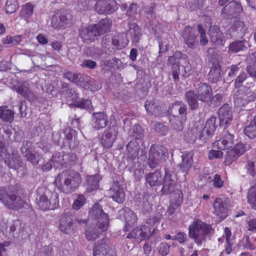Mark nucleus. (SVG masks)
Segmentation results:
<instances>
[{
	"instance_id": "nucleus-40",
	"label": "nucleus",
	"mask_w": 256,
	"mask_h": 256,
	"mask_svg": "<svg viewBox=\"0 0 256 256\" xmlns=\"http://www.w3.org/2000/svg\"><path fill=\"white\" fill-rule=\"evenodd\" d=\"M185 97L190 108L195 110L198 108V103L196 98V94L194 90H188L185 94Z\"/></svg>"
},
{
	"instance_id": "nucleus-45",
	"label": "nucleus",
	"mask_w": 256,
	"mask_h": 256,
	"mask_svg": "<svg viewBox=\"0 0 256 256\" xmlns=\"http://www.w3.org/2000/svg\"><path fill=\"white\" fill-rule=\"evenodd\" d=\"M34 6L30 2L23 5L20 12V16L24 20L29 18L33 14Z\"/></svg>"
},
{
	"instance_id": "nucleus-14",
	"label": "nucleus",
	"mask_w": 256,
	"mask_h": 256,
	"mask_svg": "<svg viewBox=\"0 0 256 256\" xmlns=\"http://www.w3.org/2000/svg\"><path fill=\"white\" fill-rule=\"evenodd\" d=\"M246 150L245 144L241 142L238 143L233 148L228 152L224 162V164L228 166L231 165L238 158L242 155Z\"/></svg>"
},
{
	"instance_id": "nucleus-19",
	"label": "nucleus",
	"mask_w": 256,
	"mask_h": 256,
	"mask_svg": "<svg viewBox=\"0 0 256 256\" xmlns=\"http://www.w3.org/2000/svg\"><path fill=\"white\" fill-rule=\"evenodd\" d=\"M242 11L243 9L240 3L235 1H231L222 8L221 13L226 16H235L239 15Z\"/></svg>"
},
{
	"instance_id": "nucleus-43",
	"label": "nucleus",
	"mask_w": 256,
	"mask_h": 256,
	"mask_svg": "<svg viewBox=\"0 0 256 256\" xmlns=\"http://www.w3.org/2000/svg\"><path fill=\"white\" fill-rule=\"evenodd\" d=\"M244 132L250 138L256 137V115L254 116L249 125L244 128Z\"/></svg>"
},
{
	"instance_id": "nucleus-8",
	"label": "nucleus",
	"mask_w": 256,
	"mask_h": 256,
	"mask_svg": "<svg viewBox=\"0 0 256 256\" xmlns=\"http://www.w3.org/2000/svg\"><path fill=\"white\" fill-rule=\"evenodd\" d=\"M96 27V25L92 24L82 26L78 29V36L84 43L90 44L98 39L100 36Z\"/></svg>"
},
{
	"instance_id": "nucleus-33",
	"label": "nucleus",
	"mask_w": 256,
	"mask_h": 256,
	"mask_svg": "<svg viewBox=\"0 0 256 256\" xmlns=\"http://www.w3.org/2000/svg\"><path fill=\"white\" fill-rule=\"evenodd\" d=\"M128 32L130 35L132 42L138 43L139 42L142 35V30L136 23L128 24Z\"/></svg>"
},
{
	"instance_id": "nucleus-39",
	"label": "nucleus",
	"mask_w": 256,
	"mask_h": 256,
	"mask_svg": "<svg viewBox=\"0 0 256 256\" xmlns=\"http://www.w3.org/2000/svg\"><path fill=\"white\" fill-rule=\"evenodd\" d=\"M224 236L225 237L226 244L224 245V248L221 254L225 253L226 254H230L232 251V246L234 243L232 242L230 237L232 236L231 230L227 227H226L224 230Z\"/></svg>"
},
{
	"instance_id": "nucleus-48",
	"label": "nucleus",
	"mask_w": 256,
	"mask_h": 256,
	"mask_svg": "<svg viewBox=\"0 0 256 256\" xmlns=\"http://www.w3.org/2000/svg\"><path fill=\"white\" fill-rule=\"evenodd\" d=\"M18 2L17 0H7L4 7L6 14H12L18 8Z\"/></svg>"
},
{
	"instance_id": "nucleus-60",
	"label": "nucleus",
	"mask_w": 256,
	"mask_h": 256,
	"mask_svg": "<svg viewBox=\"0 0 256 256\" xmlns=\"http://www.w3.org/2000/svg\"><path fill=\"white\" fill-rule=\"evenodd\" d=\"M86 198L82 195L79 194L76 200H75L72 205L73 209L78 210L86 203Z\"/></svg>"
},
{
	"instance_id": "nucleus-5",
	"label": "nucleus",
	"mask_w": 256,
	"mask_h": 256,
	"mask_svg": "<svg viewBox=\"0 0 256 256\" xmlns=\"http://www.w3.org/2000/svg\"><path fill=\"white\" fill-rule=\"evenodd\" d=\"M38 204L42 210H54L59 206L58 194L54 190L46 188L38 190Z\"/></svg>"
},
{
	"instance_id": "nucleus-13",
	"label": "nucleus",
	"mask_w": 256,
	"mask_h": 256,
	"mask_svg": "<svg viewBox=\"0 0 256 256\" xmlns=\"http://www.w3.org/2000/svg\"><path fill=\"white\" fill-rule=\"evenodd\" d=\"M223 136L212 143V146L220 150H226L232 148L234 143V136L224 128Z\"/></svg>"
},
{
	"instance_id": "nucleus-35",
	"label": "nucleus",
	"mask_w": 256,
	"mask_h": 256,
	"mask_svg": "<svg viewBox=\"0 0 256 256\" xmlns=\"http://www.w3.org/2000/svg\"><path fill=\"white\" fill-rule=\"evenodd\" d=\"M128 170L130 172H133V176L136 180H140L144 174V166L138 161L134 162L129 167Z\"/></svg>"
},
{
	"instance_id": "nucleus-46",
	"label": "nucleus",
	"mask_w": 256,
	"mask_h": 256,
	"mask_svg": "<svg viewBox=\"0 0 256 256\" xmlns=\"http://www.w3.org/2000/svg\"><path fill=\"white\" fill-rule=\"evenodd\" d=\"M223 98L224 95L222 94H216L212 96H210L206 103L210 107H218L222 103Z\"/></svg>"
},
{
	"instance_id": "nucleus-50",
	"label": "nucleus",
	"mask_w": 256,
	"mask_h": 256,
	"mask_svg": "<svg viewBox=\"0 0 256 256\" xmlns=\"http://www.w3.org/2000/svg\"><path fill=\"white\" fill-rule=\"evenodd\" d=\"M186 62L185 65H180L178 67V71H180V74L184 78H188L191 74V65L188 62L186 57L184 60Z\"/></svg>"
},
{
	"instance_id": "nucleus-20",
	"label": "nucleus",
	"mask_w": 256,
	"mask_h": 256,
	"mask_svg": "<svg viewBox=\"0 0 256 256\" xmlns=\"http://www.w3.org/2000/svg\"><path fill=\"white\" fill-rule=\"evenodd\" d=\"M212 92L211 86L207 84H200L196 90V98L202 102H206Z\"/></svg>"
},
{
	"instance_id": "nucleus-38",
	"label": "nucleus",
	"mask_w": 256,
	"mask_h": 256,
	"mask_svg": "<svg viewBox=\"0 0 256 256\" xmlns=\"http://www.w3.org/2000/svg\"><path fill=\"white\" fill-rule=\"evenodd\" d=\"M179 116L168 115L169 122L170 126L176 131H181L183 130L184 124L186 120H182Z\"/></svg>"
},
{
	"instance_id": "nucleus-10",
	"label": "nucleus",
	"mask_w": 256,
	"mask_h": 256,
	"mask_svg": "<svg viewBox=\"0 0 256 256\" xmlns=\"http://www.w3.org/2000/svg\"><path fill=\"white\" fill-rule=\"evenodd\" d=\"M182 36L189 48L194 49L198 45V34L194 27L190 26H185L182 32Z\"/></svg>"
},
{
	"instance_id": "nucleus-55",
	"label": "nucleus",
	"mask_w": 256,
	"mask_h": 256,
	"mask_svg": "<svg viewBox=\"0 0 256 256\" xmlns=\"http://www.w3.org/2000/svg\"><path fill=\"white\" fill-rule=\"evenodd\" d=\"M197 29L198 33L200 34V44L202 46H204L208 42V40L206 36V30L203 26L201 24H198Z\"/></svg>"
},
{
	"instance_id": "nucleus-27",
	"label": "nucleus",
	"mask_w": 256,
	"mask_h": 256,
	"mask_svg": "<svg viewBox=\"0 0 256 256\" xmlns=\"http://www.w3.org/2000/svg\"><path fill=\"white\" fill-rule=\"evenodd\" d=\"M12 90H15L18 94L20 95L24 98L30 100L33 99L34 94L30 88L23 84L18 83L14 86Z\"/></svg>"
},
{
	"instance_id": "nucleus-17",
	"label": "nucleus",
	"mask_w": 256,
	"mask_h": 256,
	"mask_svg": "<svg viewBox=\"0 0 256 256\" xmlns=\"http://www.w3.org/2000/svg\"><path fill=\"white\" fill-rule=\"evenodd\" d=\"M218 114L220 121V124L222 126H226L232 121V109L228 104H224L218 109Z\"/></svg>"
},
{
	"instance_id": "nucleus-2",
	"label": "nucleus",
	"mask_w": 256,
	"mask_h": 256,
	"mask_svg": "<svg viewBox=\"0 0 256 256\" xmlns=\"http://www.w3.org/2000/svg\"><path fill=\"white\" fill-rule=\"evenodd\" d=\"M81 182V176L78 172L65 170L57 176L54 183L60 192L68 194L74 192Z\"/></svg>"
},
{
	"instance_id": "nucleus-63",
	"label": "nucleus",
	"mask_w": 256,
	"mask_h": 256,
	"mask_svg": "<svg viewBox=\"0 0 256 256\" xmlns=\"http://www.w3.org/2000/svg\"><path fill=\"white\" fill-rule=\"evenodd\" d=\"M160 216L158 214L152 216L146 220V224L152 228V232H154L156 228V224L160 222Z\"/></svg>"
},
{
	"instance_id": "nucleus-47",
	"label": "nucleus",
	"mask_w": 256,
	"mask_h": 256,
	"mask_svg": "<svg viewBox=\"0 0 256 256\" xmlns=\"http://www.w3.org/2000/svg\"><path fill=\"white\" fill-rule=\"evenodd\" d=\"M113 46L116 49L122 50L128 44L127 40L124 38V36H115L113 37L112 40Z\"/></svg>"
},
{
	"instance_id": "nucleus-62",
	"label": "nucleus",
	"mask_w": 256,
	"mask_h": 256,
	"mask_svg": "<svg viewBox=\"0 0 256 256\" xmlns=\"http://www.w3.org/2000/svg\"><path fill=\"white\" fill-rule=\"evenodd\" d=\"M160 160H162L160 159L149 152L148 164L150 168L154 169L156 168Z\"/></svg>"
},
{
	"instance_id": "nucleus-41",
	"label": "nucleus",
	"mask_w": 256,
	"mask_h": 256,
	"mask_svg": "<svg viewBox=\"0 0 256 256\" xmlns=\"http://www.w3.org/2000/svg\"><path fill=\"white\" fill-rule=\"evenodd\" d=\"M138 217L136 214L132 211L130 210L125 216L126 224L124 228V231L130 230L135 224L137 222Z\"/></svg>"
},
{
	"instance_id": "nucleus-22",
	"label": "nucleus",
	"mask_w": 256,
	"mask_h": 256,
	"mask_svg": "<svg viewBox=\"0 0 256 256\" xmlns=\"http://www.w3.org/2000/svg\"><path fill=\"white\" fill-rule=\"evenodd\" d=\"M92 127L96 130L104 128L108 124V116L104 112H94L92 114Z\"/></svg>"
},
{
	"instance_id": "nucleus-30",
	"label": "nucleus",
	"mask_w": 256,
	"mask_h": 256,
	"mask_svg": "<svg viewBox=\"0 0 256 256\" xmlns=\"http://www.w3.org/2000/svg\"><path fill=\"white\" fill-rule=\"evenodd\" d=\"M14 112L8 109V106H0V119L4 122L11 124L14 120Z\"/></svg>"
},
{
	"instance_id": "nucleus-7",
	"label": "nucleus",
	"mask_w": 256,
	"mask_h": 256,
	"mask_svg": "<svg viewBox=\"0 0 256 256\" xmlns=\"http://www.w3.org/2000/svg\"><path fill=\"white\" fill-rule=\"evenodd\" d=\"M72 16L66 10H58L50 18L51 26L56 30H64L71 24Z\"/></svg>"
},
{
	"instance_id": "nucleus-61",
	"label": "nucleus",
	"mask_w": 256,
	"mask_h": 256,
	"mask_svg": "<svg viewBox=\"0 0 256 256\" xmlns=\"http://www.w3.org/2000/svg\"><path fill=\"white\" fill-rule=\"evenodd\" d=\"M74 106L80 108L89 110L92 106L91 100L88 99H82L81 100L77 102Z\"/></svg>"
},
{
	"instance_id": "nucleus-28",
	"label": "nucleus",
	"mask_w": 256,
	"mask_h": 256,
	"mask_svg": "<svg viewBox=\"0 0 256 256\" xmlns=\"http://www.w3.org/2000/svg\"><path fill=\"white\" fill-rule=\"evenodd\" d=\"M72 219L70 214H62L59 224V228L62 232L68 234L72 228Z\"/></svg>"
},
{
	"instance_id": "nucleus-59",
	"label": "nucleus",
	"mask_w": 256,
	"mask_h": 256,
	"mask_svg": "<svg viewBox=\"0 0 256 256\" xmlns=\"http://www.w3.org/2000/svg\"><path fill=\"white\" fill-rule=\"evenodd\" d=\"M140 228L136 227L132 230V232L128 234L126 238H135L140 240H144L142 238V232Z\"/></svg>"
},
{
	"instance_id": "nucleus-52",
	"label": "nucleus",
	"mask_w": 256,
	"mask_h": 256,
	"mask_svg": "<svg viewBox=\"0 0 256 256\" xmlns=\"http://www.w3.org/2000/svg\"><path fill=\"white\" fill-rule=\"evenodd\" d=\"M81 75V74L78 73L72 72L71 71L67 70L65 71L64 73L63 77L64 78L66 79L70 82L76 84Z\"/></svg>"
},
{
	"instance_id": "nucleus-15",
	"label": "nucleus",
	"mask_w": 256,
	"mask_h": 256,
	"mask_svg": "<svg viewBox=\"0 0 256 256\" xmlns=\"http://www.w3.org/2000/svg\"><path fill=\"white\" fill-rule=\"evenodd\" d=\"M176 178L174 173L166 168L164 169V184L162 192L164 194L171 193L174 190L176 184Z\"/></svg>"
},
{
	"instance_id": "nucleus-6",
	"label": "nucleus",
	"mask_w": 256,
	"mask_h": 256,
	"mask_svg": "<svg viewBox=\"0 0 256 256\" xmlns=\"http://www.w3.org/2000/svg\"><path fill=\"white\" fill-rule=\"evenodd\" d=\"M114 121L110 122V126L99 136L100 144L104 149L112 148L118 138V128L117 122L115 120Z\"/></svg>"
},
{
	"instance_id": "nucleus-18",
	"label": "nucleus",
	"mask_w": 256,
	"mask_h": 256,
	"mask_svg": "<svg viewBox=\"0 0 256 256\" xmlns=\"http://www.w3.org/2000/svg\"><path fill=\"white\" fill-rule=\"evenodd\" d=\"M167 212L169 215L173 214L183 202V193L180 190H176L172 196Z\"/></svg>"
},
{
	"instance_id": "nucleus-24",
	"label": "nucleus",
	"mask_w": 256,
	"mask_h": 256,
	"mask_svg": "<svg viewBox=\"0 0 256 256\" xmlns=\"http://www.w3.org/2000/svg\"><path fill=\"white\" fill-rule=\"evenodd\" d=\"M208 34L210 40L213 44L216 45L222 44L224 36L218 26H210Z\"/></svg>"
},
{
	"instance_id": "nucleus-54",
	"label": "nucleus",
	"mask_w": 256,
	"mask_h": 256,
	"mask_svg": "<svg viewBox=\"0 0 256 256\" xmlns=\"http://www.w3.org/2000/svg\"><path fill=\"white\" fill-rule=\"evenodd\" d=\"M248 78L247 74L242 71L240 72L239 74L236 76L234 80V87L236 89L241 88L244 84V82Z\"/></svg>"
},
{
	"instance_id": "nucleus-37",
	"label": "nucleus",
	"mask_w": 256,
	"mask_h": 256,
	"mask_svg": "<svg viewBox=\"0 0 256 256\" xmlns=\"http://www.w3.org/2000/svg\"><path fill=\"white\" fill-rule=\"evenodd\" d=\"M5 162L10 168L14 170H18L22 164L20 157L17 152H12L10 158L8 160H6Z\"/></svg>"
},
{
	"instance_id": "nucleus-58",
	"label": "nucleus",
	"mask_w": 256,
	"mask_h": 256,
	"mask_svg": "<svg viewBox=\"0 0 256 256\" xmlns=\"http://www.w3.org/2000/svg\"><path fill=\"white\" fill-rule=\"evenodd\" d=\"M64 152H56L52 156L50 161L52 162L53 164H58L62 166L66 162H64Z\"/></svg>"
},
{
	"instance_id": "nucleus-16",
	"label": "nucleus",
	"mask_w": 256,
	"mask_h": 256,
	"mask_svg": "<svg viewBox=\"0 0 256 256\" xmlns=\"http://www.w3.org/2000/svg\"><path fill=\"white\" fill-rule=\"evenodd\" d=\"M168 115L182 118V120H186L187 108L186 105L182 102L176 100L171 104L168 111Z\"/></svg>"
},
{
	"instance_id": "nucleus-1",
	"label": "nucleus",
	"mask_w": 256,
	"mask_h": 256,
	"mask_svg": "<svg viewBox=\"0 0 256 256\" xmlns=\"http://www.w3.org/2000/svg\"><path fill=\"white\" fill-rule=\"evenodd\" d=\"M90 213L96 220V227L87 230L85 235L88 240L93 241L100 238V234L108 230L110 219L108 214L104 212L102 206L98 204L92 206Z\"/></svg>"
},
{
	"instance_id": "nucleus-26",
	"label": "nucleus",
	"mask_w": 256,
	"mask_h": 256,
	"mask_svg": "<svg viewBox=\"0 0 256 256\" xmlns=\"http://www.w3.org/2000/svg\"><path fill=\"white\" fill-rule=\"evenodd\" d=\"M112 23V20L106 18L100 20L98 23L93 24L96 25V30L100 36L110 31Z\"/></svg>"
},
{
	"instance_id": "nucleus-42",
	"label": "nucleus",
	"mask_w": 256,
	"mask_h": 256,
	"mask_svg": "<svg viewBox=\"0 0 256 256\" xmlns=\"http://www.w3.org/2000/svg\"><path fill=\"white\" fill-rule=\"evenodd\" d=\"M182 162L180 164L182 170L184 172H187L191 168L192 164V156L190 153L184 152L182 155Z\"/></svg>"
},
{
	"instance_id": "nucleus-57",
	"label": "nucleus",
	"mask_w": 256,
	"mask_h": 256,
	"mask_svg": "<svg viewBox=\"0 0 256 256\" xmlns=\"http://www.w3.org/2000/svg\"><path fill=\"white\" fill-rule=\"evenodd\" d=\"M254 238H252L254 240ZM243 248L245 249L250 250H254L256 249V242L254 240L253 242H252L250 240V236L248 235L244 236L242 240Z\"/></svg>"
},
{
	"instance_id": "nucleus-64",
	"label": "nucleus",
	"mask_w": 256,
	"mask_h": 256,
	"mask_svg": "<svg viewBox=\"0 0 256 256\" xmlns=\"http://www.w3.org/2000/svg\"><path fill=\"white\" fill-rule=\"evenodd\" d=\"M140 228L142 230L143 239L148 238L154 232L152 228L150 227L148 225L144 224L141 226Z\"/></svg>"
},
{
	"instance_id": "nucleus-4",
	"label": "nucleus",
	"mask_w": 256,
	"mask_h": 256,
	"mask_svg": "<svg viewBox=\"0 0 256 256\" xmlns=\"http://www.w3.org/2000/svg\"><path fill=\"white\" fill-rule=\"evenodd\" d=\"M18 194L14 186H2L0 188V201L7 208L18 210L24 207L25 202Z\"/></svg>"
},
{
	"instance_id": "nucleus-34",
	"label": "nucleus",
	"mask_w": 256,
	"mask_h": 256,
	"mask_svg": "<svg viewBox=\"0 0 256 256\" xmlns=\"http://www.w3.org/2000/svg\"><path fill=\"white\" fill-rule=\"evenodd\" d=\"M149 152L161 160H163L168 152L164 146L160 144H154L150 146Z\"/></svg>"
},
{
	"instance_id": "nucleus-29",
	"label": "nucleus",
	"mask_w": 256,
	"mask_h": 256,
	"mask_svg": "<svg viewBox=\"0 0 256 256\" xmlns=\"http://www.w3.org/2000/svg\"><path fill=\"white\" fill-rule=\"evenodd\" d=\"M146 182L150 186H159L162 184V175L160 170L150 172L146 175Z\"/></svg>"
},
{
	"instance_id": "nucleus-31",
	"label": "nucleus",
	"mask_w": 256,
	"mask_h": 256,
	"mask_svg": "<svg viewBox=\"0 0 256 256\" xmlns=\"http://www.w3.org/2000/svg\"><path fill=\"white\" fill-rule=\"evenodd\" d=\"M216 118L214 116H211L206 121L202 132L205 133L208 137L213 135L216 131Z\"/></svg>"
},
{
	"instance_id": "nucleus-32",
	"label": "nucleus",
	"mask_w": 256,
	"mask_h": 256,
	"mask_svg": "<svg viewBox=\"0 0 256 256\" xmlns=\"http://www.w3.org/2000/svg\"><path fill=\"white\" fill-rule=\"evenodd\" d=\"M221 68L218 62H214L208 74V78L212 83L216 82L220 78Z\"/></svg>"
},
{
	"instance_id": "nucleus-3",
	"label": "nucleus",
	"mask_w": 256,
	"mask_h": 256,
	"mask_svg": "<svg viewBox=\"0 0 256 256\" xmlns=\"http://www.w3.org/2000/svg\"><path fill=\"white\" fill-rule=\"evenodd\" d=\"M188 235L198 246L206 242V236L214 230L210 224H207L200 219L194 220L188 227Z\"/></svg>"
},
{
	"instance_id": "nucleus-51",
	"label": "nucleus",
	"mask_w": 256,
	"mask_h": 256,
	"mask_svg": "<svg viewBox=\"0 0 256 256\" xmlns=\"http://www.w3.org/2000/svg\"><path fill=\"white\" fill-rule=\"evenodd\" d=\"M186 56L182 52L176 51L173 56L168 57V64L174 66L177 62H180V59L184 60Z\"/></svg>"
},
{
	"instance_id": "nucleus-49",
	"label": "nucleus",
	"mask_w": 256,
	"mask_h": 256,
	"mask_svg": "<svg viewBox=\"0 0 256 256\" xmlns=\"http://www.w3.org/2000/svg\"><path fill=\"white\" fill-rule=\"evenodd\" d=\"M233 30L238 33V36H242L244 35L248 28L244 22L236 20L233 26Z\"/></svg>"
},
{
	"instance_id": "nucleus-44",
	"label": "nucleus",
	"mask_w": 256,
	"mask_h": 256,
	"mask_svg": "<svg viewBox=\"0 0 256 256\" xmlns=\"http://www.w3.org/2000/svg\"><path fill=\"white\" fill-rule=\"evenodd\" d=\"M247 201L252 209L256 210V184L250 186L248 190Z\"/></svg>"
},
{
	"instance_id": "nucleus-11",
	"label": "nucleus",
	"mask_w": 256,
	"mask_h": 256,
	"mask_svg": "<svg viewBox=\"0 0 256 256\" xmlns=\"http://www.w3.org/2000/svg\"><path fill=\"white\" fill-rule=\"evenodd\" d=\"M94 6L98 14H112L118 8L116 0H97Z\"/></svg>"
},
{
	"instance_id": "nucleus-53",
	"label": "nucleus",
	"mask_w": 256,
	"mask_h": 256,
	"mask_svg": "<svg viewBox=\"0 0 256 256\" xmlns=\"http://www.w3.org/2000/svg\"><path fill=\"white\" fill-rule=\"evenodd\" d=\"M132 137L136 140H142L144 136V130L139 124H135L132 127Z\"/></svg>"
},
{
	"instance_id": "nucleus-25",
	"label": "nucleus",
	"mask_w": 256,
	"mask_h": 256,
	"mask_svg": "<svg viewBox=\"0 0 256 256\" xmlns=\"http://www.w3.org/2000/svg\"><path fill=\"white\" fill-rule=\"evenodd\" d=\"M126 150L128 152V158L132 162L136 158H138L140 152L139 144L135 140H131L127 144Z\"/></svg>"
},
{
	"instance_id": "nucleus-56",
	"label": "nucleus",
	"mask_w": 256,
	"mask_h": 256,
	"mask_svg": "<svg viewBox=\"0 0 256 256\" xmlns=\"http://www.w3.org/2000/svg\"><path fill=\"white\" fill-rule=\"evenodd\" d=\"M21 152L23 156L24 157L26 155L32 152L34 150V147L32 142L30 141H26L22 143L21 147Z\"/></svg>"
},
{
	"instance_id": "nucleus-9",
	"label": "nucleus",
	"mask_w": 256,
	"mask_h": 256,
	"mask_svg": "<svg viewBox=\"0 0 256 256\" xmlns=\"http://www.w3.org/2000/svg\"><path fill=\"white\" fill-rule=\"evenodd\" d=\"M92 252L93 256H117L116 251L109 246L106 238H103L94 244Z\"/></svg>"
},
{
	"instance_id": "nucleus-21",
	"label": "nucleus",
	"mask_w": 256,
	"mask_h": 256,
	"mask_svg": "<svg viewBox=\"0 0 256 256\" xmlns=\"http://www.w3.org/2000/svg\"><path fill=\"white\" fill-rule=\"evenodd\" d=\"M108 196L119 204L123 203L125 200V193L118 184H114L108 190Z\"/></svg>"
},
{
	"instance_id": "nucleus-23",
	"label": "nucleus",
	"mask_w": 256,
	"mask_h": 256,
	"mask_svg": "<svg viewBox=\"0 0 256 256\" xmlns=\"http://www.w3.org/2000/svg\"><path fill=\"white\" fill-rule=\"evenodd\" d=\"M102 179L99 174L88 175L86 177V192L90 193L99 188V182Z\"/></svg>"
},
{
	"instance_id": "nucleus-12",
	"label": "nucleus",
	"mask_w": 256,
	"mask_h": 256,
	"mask_svg": "<svg viewBox=\"0 0 256 256\" xmlns=\"http://www.w3.org/2000/svg\"><path fill=\"white\" fill-rule=\"evenodd\" d=\"M230 200L228 198H218L213 204L214 214L220 218L224 219L228 216Z\"/></svg>"
},
{
	"instance_id": "nucleus-36",
	"label": "nucleus",
	"mask_w": 256,
	"mask_h": 256,
	"mask_svg": "<svg viewBox=\"0 0 256 256\" xmlns=\"http://www.w3.org/2000/svg\"><path fill=\"white\" fill-rule=\"evenodd\" d=\"M246 40H236L229 44L228 46V52L230 53H238L240 51L244 50L247 49L246 45Z\"/></svg>"
}]
</instances>
